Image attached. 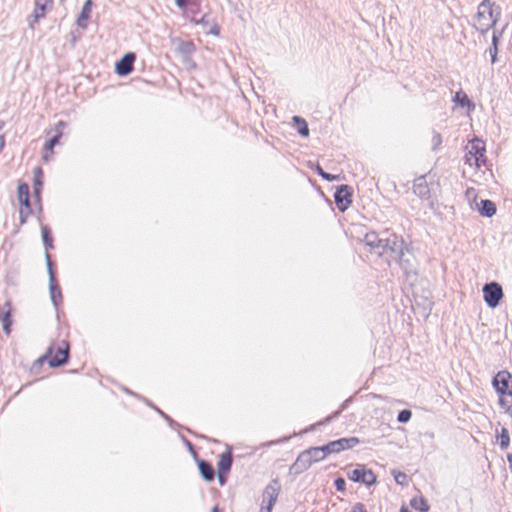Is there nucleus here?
I'll return each mask as SVG.
<instances>
[{"label":"nucleus","instance_id":"nucleus-1","mask_svg":"<svg viewBox=\"0 0 512 512\" xmlns=\"http://www.w3.org/2000/svg\"><path fill=\"white\" fill-rule=\"evenodd\" d=\"M501 15L500 6L496 5L490 0H483L477 11V19L479 30L481 33L487 32L490 28L494 27Z\"/></svg>","mask_w":512,"mask_h":512},{"label":"nucleus","instance_id":"nucleus-2","mask_svg":"<svg viewBox=\"0 0 512 512\" xmlns=\"http://www.w3.org/2000/svg\"><path fill=\"white\" fill-rule=\"evenodd\" d=\"M465 150V164L476 168H480L486 164V145L483 140L479 138L470 140Z\"/></svg>","mask_w":512,"mask_h":512},{"label":"nucleus","instance_id":"nucleus-3","mask_svg":"<svg viewBox=\"0 0 512 512\" xmlns=\"http://www.w3.org/2000/svg\"><path fill=\"white\" fill-rule=\"evenodd\" d=\"M69 343L62 340L59 345L54 348L50 346L46 353L39 358V362L47 361L50 367L56 368L65 365L69 360Z\"/></svg>","mask_w":512,"mask_h":512},{"label":"nucleus","instance_id":"nucleus-4","mask_svg":"<svg viewBox=\"0 0 512 512\" xmlns=\"http://www.w3.org/2000/svg\"><path fill=\"white\" fill-rule=\"evenodd\" d=\"M405 247L406 245L401 237L396 234H390L387 238H384L378 254L389 255L391 260H393Z\"/></svg>","mask_w":512,"mask_h":512},{"label":"nucleus","instance_id":"nucleus-5","mask_svg":"<svg viewBox=\"0 0 512 512\" xmlns=\"http://www.w3.org/2000/svg\"><path fill=\"white\" fill-rule=\"evenodd\" d=\"M17 192L18 200L21 205L19 210V222L20 225H24L33 212L29 196V186L26 183H20Z\"/></svg>","mask_w":512,"mask_h":512},{"label":"nucleus","instance_id":"nucleus-6","mask_svg":"<svg viewBox=\"0 0 512 512\" xmlns=\"http://www.w3.org/2000/svg\"><path fill=\"white\" fill-rule=\"evenodd\" d=\"M281 485L277 479L272 480L262 494V506L260 512H271L280 493Z\"/></svg>","mask_w":512,"mask_h":512},{"label":"nucleus","instance_id":"nucleus-7","mask_svg":"<svg viewBox=\"0 0 512 512\" xmlns=\"http://www.w3.org/2000/svg\"><path fill=\"white\" fill-rule=\"evenodd\" d=\"M482 291L484 301L489 308H496L503 298L502 286L497 282L486 283Z\"/></svg>","mask_w":512,"mask_h":512},{"label":"nucleus","instance_id":"nucleus-8","mask_svg":"<svg viewBox=\"0 0 512 512\" xmlns=\"http://www.w3.org/2000/svg\"><path fill=\"white\" fill-rule=\"evenodd\" d=\"M347 477L353 482L362 483L368 487L374 485L377 481L373 471L367 469L365 465L362 464H358L355 469L348 472Z\"/></svg>","mask_w":512,"mask_h":512},{"label":"nucleus","instance_id":"nucleus-9","mask_svg":"<svg viewBox=\"0 0 512 512\" xmlns=\"http://www.w3.org/2000/svg\"><path fill=\"white\" fill-rule=\"evenodd\" d=\"M360 443L357 437L340 438L338 440L330 441L326 445H323L324 452L326 455L337 454L341 451L351 449Z\"/></svg>","mask_w":512,"mask_h":512},{"label":"nucleus","instance_id":"nucleus-10","mask_svg":"<svg viewBox=\"0 0 512 512\" xmlns=\"http://www.w3.org/2000/svg\"><path fill=\"white\" fill-rule=\"evenodd\" d=\"M393 261L399 264L407 277L410 275H416V260L413 253L407 246L401 251V253L397 254Z\"/></svg>","mask_w":512,"mask_h":512},{"label":"nucleus","instance_id":"nucleus-11","mask_svg":"<svg viewBox=\"0 0 512 512\" xmlns=\"http://www.w3.org/2000/svg\"><path fill=\"white\" fill-rule=\"evenodd\" d=\"M493 387L499 395H510L512 393V376L506 371H499L493 378Z\"/></svg>","mask_w":512,"mask_h":512},{"label":"nucleus","instance_id":"nucleus-12","mask_svg":"<svg viewBox=\"0 0 512 512\" xmlns=\"http://www.w3.org/2000/svg\"><path fill=\"white\" fill-rule=\"evenodd\" d=\"M53 4V0H35V7L27 18L29 27L34 29L35 24L39 22L40 19L44 18L46 15V11L48 8H51Z\"/></svg>","mask_w":512,"mask_h":512},{"label":"nucleus","instance_id":"nucleus-13","mask_svg":"<svg viewBox=\"0 0 512 512\" xmlns=\"http://www.w3.org/2000/svg\"><path fill=\"white\" fill-rule=\"evenodd\" d=\"M352 188L348 185H340L334 193V200L341 212H344L352 203Z\"/></svg>","mask_w":512,"mask_h":512},{"label":"nucleus","instance_id":"nucleus-14","mask_svg":"<svg viewBox=\"0 0 512 512\" xmlns=\"http://www.w3.org/2000/svg\"><path fill=\"white\" fill-rule=\"evenodd\" d=\"M136 55L133 52L126 53L119 61L115 64V72L119 76H127L134 69V61Z\"/></svg>","mask_w":512,"mask_h":512},{"label":"nucleus","instance_id":"nucleus-15","mask_svg":"<svg viewBox=\"0 0 512 512\" xmlns=\"http://www.w3.org/2000/svg\"><path fill=\"white\" fill-rule=\"evenodd\" d=\"M313 464L311 457L305 450L302 451L296 461L291 465L290 471L294 474H301L311 467Z\"/></svg>","mask_w":512,"mask_h":512},{"label":"nucleus","instance_id":"nucleus-16","mask_svg":"<svg viewBox=\"0 0 512 512\" xmlns=\"http://www.w3.org/2000/svg\"><path fill=\"white\" fill-rule=\"evenodd\" d=\"M413 192L422 200H429L431 197L430 188L426 181V176L417 177L413 182Z\"/></svg>","mask_w":512,"mask_h":512},{"label":"nucleus","instance_id":"nucleus-17","mask_svg":"<svg viewBox=\"0 0 512 512\" xmlns=\"http://www.w3.org/2000/svg\"><path fill=\"white\" fill-rule=\"evenodd\" d=\"M191 22L206 28L208 34L219 35L220 30L217 23L208 14H204L200 19L192 18Z\"/></svg>","mask_w":512,"mask_h":512},{"label":"nucleus","instance_id":"nucleus-18","mask_svg":"<svg viewBox=\"0 0 512 512\" xmlns=\"http://www.w3.org/2000/svg\"><path fill=\"white\" fill-rule=\"evenodd\" d=\"M0 320L2 321L4 333L9 335L12 326L11 304L9 301H6L4 306L0 307Z\"/></svg>","mask_w":512,"mask_h":512},{"label":"nucleus","instance_id":"nucleus-19","mask_svg":"<svg viewBox=\"0 0 512 512\" xmlns=\"http://www.w3.org/2000/svg\"><path fill=\"white\" fill-rule=\"evenodd\" d=\"M233 463V457L231 449L226 452L220 454L218 462H217V471H221L222 473H229Z\"/></svg>","mask_w":512,"mask_h":512},{"label":"nucleus","instance_id":"nucleus-20","mask_svg":"<svg viewBox=\"0 0 512 512\" xmlns=\"http://www.w3.org/2000/svg\"><path fill=\"white\" fill-rule=\"evenodd\" d=\"M198 469L201 477L208 482H211L215 478V471L213 466L206 460L198 461Z\"/></svg>","mask_w":512,"mask_h":512},{"label":"nucleus","instance_id":"nucleus-21","mask_svg":"<svg viewBox=\"0 0 512 512\" xmlns=\"http://www.w3.org/2000/svg\"><path fill=\"white\" fill-rule=\"evenodd\" d=\"M92 4V0H86L77 18V25L82 29H86L88 26L87 21L90 17Z\"/></svg>","mask_w":512,"mask_h":512},{"label":"nucleus","instance_id":"nucleus-22","mask_svg":"<svg viewBox=\"0 0 512 512\" xmlns=\"http://www.w3.org/2000/svg\"><path fill=\"white\" fill-rule=\"evenodd\" d=\"M478 211L481 216L490 218L496 214V205L493 201L485 199L481 200Z\"/></svg>","mask_w":512,"mask_h":512},{"label":"nucleus","instance_id":"nucleus-23","mask_svg":"<svg viewBox=\"0 0 512 512\" xmlns=\"http://www.w3.org/2000/svg\"><path fill=\"white\" fill-rule=\"evenodd\" d=\"M384 238H380L376 232H368L365 234L364 241L366 245L379 251L380 246L383 244Z\"/></svg>","mask_w":512,"mask_h":512},{"label":"nucleus","instance_id":"nucleus-24","mask_svg":"<svg viewBox=\"0 0 512 512\" xmlns=\"http://www.w3.org/2000/svg\"><path fill=\"white\" fill-rule=\"evenodd\" d=\"M49 290L52 303L57 308L62 301L61 289L57 281L49 282Z\"/></svg>","mask_w":512,"mask_h":512},{"label":"nucleus","instance_id":"nucleus-25","mask_svg":"<svg viewBox=\"0 0 512 512\" xmlns=\"http://www.w3.org/2000/svg\"><path fill=\"white\" fill-rule=\"evenodd\" d=\"M305 451L308 452V455L311 457L313 463L319 462L327 457L326 453L324 452L323 446L311 447L309 449H306Z\"/></svg>","mask_w":512,"mask_h":512},{"label":"nucleus","instance_id":"nucleus-26","mask_svg":"<svg viewBox=\"0 0 512 512\" xmlns=\"http://www.w3.org/2000/svg\"><path fill=\"white\" fill-rule=\"evenodd\" d=\"M497 441L502 450H506L510 445V436L507 428L502 427L499 434H497Z\"/></svg>","mask_w":512,"mask_h":512},{"label":"nucleus","instance_id":"nucleus-27","mask_svg":"<svg viewBox=\"0 0 512 512\" xmlns=\"http://www.w3.org/2000/svg\"><path fill=\"white\" fill-rule=\"evenodd\" d=\"M177 51L187 57L195 51V45L191 41H180L177 47Z\"/></svg>","mask_w":512,"mask_h":512},{"label":"nucleus","instance_id":"nucleus-28","mask_svg":"<svg viewBox=\"0 0 512 512\" xmlns=\"http://www.w3.org/2000/svg\"><path fill=\"white\" fill-rule=\"evenodd\" d=\"M293 122L296 125L298 133L301 136L307 137L309 135L308 124H307V122L303 118H301L299 116H294L293 117Z\"/></svg>","mask_w":512,"mask_h":512},{"label":"nucleus","instance_id":"nucleus-29","mask_svg":"<svg viewBox=\"0 0 512 512\" xmlns=\"http://www.w3.org/2000/svg\"><path fill=\"white\" fill-rule=\"evenodd\" d=\"M41 232H42V239H43L45 248L52 249L53 248V238L51 236V232H50V229L48 228V226H46V225L42 226Z\"/></svg>","mask_w":512,"mask_h":512},{"label":"nucleus","instance_id":"nucleus-30","mask_svg":"<svg viewBox=\"0 0 512 512\" xmlns=\"http://www.w3.org/2000/svg\"><path fill=\"white\" fill-rule=\"evenodd\" d=\"M411 506L420 511V512H428L429 511V505L427 504V501L424 498H414L410 502Z\"/></svg>","mask_w":512,"mask_h":512},{"label":"nucleus","instance_id":"nucleus-31","mask_svg":"<svg viewBox=\"0 0 512 512\" xmlns=\"http://www.w3.org/2000/svg\"><path fill=\"white\" fill-rule=\"evenodd\" d=\"M42 177H43L42 169L40 167L36 168L34 179H33V190H35V189L42 190V187H43Z\"/></svg>","mask_w":512,"mask_h":512},{"label":"nucleus","instance_id":"nucleus-32","mask_svg":"<svg viewBox=\"0 0 512 512\" xmlns=\"http://www.w3.org/2000/svg\"><path fill=\"white\" fill-rule=\"evenodd\" d=\"M315 170H316L317 174L320 177H322V179H324L326 181L332 182V181H335V180L339 179L338 175H333V174L325 172L319 164L316 165V169Z\"/></svg>","mask_w":512,"mask_h":512},{"label":"nucleus","instance_id":"nucleus-33","mask_svg":"<svg viewBox=\"0 0 512 512\" xmlns=\"http://www.w3.org/2000/svg\"><path fill=\"white\" fill-rule=\"evenodd\" d=\"M45 258H46L47 271H48V275H49V282H55L57 280H56L55 273L53 270V263L51 260V256L48 252L45 253Z\"/></svg>","mask_w":512,"mask_h":512},{"label":"nucleus","instance_id":"nucleus-34","mask_svg":"<svg viewBox=\"0 0 512 512\" xmlns=\"http://www.w3.org/2000/svg\"><path fill=\"white\" fill-rule=\"evenodd\" d=\"M499 405L502 408L509 409L512 405V393L510 395H499Z\"/></svg>","mask_w":512,"mask_h":512},{"label":"nucleus","instance_id":"nucleus-35","mask_svg":"<svg viewBox=\"0 0 512 512\" xmlns=\"http://www.w3.org/2000/svg\"><path fill=\"white\" fill-rule=\"evenodd\" d=\"M411 416H412V412L410 410H407V409L401 410L398 413L397 421L399 423H406L411 419Z\"/></svg>","mask_w":512,"mask_h":512},{"label":"nucleus","instance_id":"nucleus-36","mask_svg":"<svg viewBox=\"0 0 512 512\" xmlns=\"http://www.w3.org/2000/svg\"><path fill=\"white\" fill-rule=\"evenodd\" d=\"M431 142H432V150L436 151L442 144L441 134L436 131H433V136H432Z\"/></svg>","mask_w":512,"mask_h":512},{"label":"nucleus","instance_id":"nucleus-37","mask_svg":"<svg viewBox=\"0 0 512 512\" xmlns=\"http://www.w3.org/2000/svg\"><path fill=\"white\" fill-rule=\"evenodd\" d=\"M60 135H54L50 140L45 144V150L53 152L54 147L59 144Z\"/></svg>","mask_w":512,"mask_h":512},{"label":"nucleus","instance_id":"nucleus-38","mask_svg":"<svg viewBox=\"0 0 512 512\" xmlns=\"http://www.w3.org/2000/svg\"><path fill=\"white\" fill-rule=\"evenodd\" d=\"M335 489L339 492H344L346 490V481L342 477H338L334 481Z\"/></svg>","mask_w":512,"mask_h":512},{"label":"nucleus","instance_id":"nucleus-39","mask_svg":"<svg viewBox=\"0 0 512 512\" xmlns=\"http://www.w3.org/2000/svg\"><path fill=\"white\" fill-rule=\"evenodd\" d=\"M351 401V398L347 399L344 401V403L342 404L341 406V409L334 412L331 416H328L326 419H325V422H329L332 418H336L340 415V413L346 409V407L348 406V403Z\"/></svg>","mask_w":512,"mask_h":512},{"label":"nucleus","instance_id":"nucleus-40","mask_svg":"<svg viewBox=\"0 0 512 512\" xmlns=\"http://www.w3.org/2000/svg\"><path fill=\"white\" fill-rule=\"evenodd\" d=\"M67 126V123L63 120H60L57 122V124L55 125V132L56 134L55 135H60V138L62 137V134H63V129L66 128Z\"/></svg>","mask_w":512,"mask_h":512},{"label":"nucleus","instance_id":"nucleus-41","mask_svg":"<svg viewBox=\"0 0 512 512\" xmlns=\"http://www.w3.org/2000/svg\"><path fill=\"white\" fill-rule=\"evenodd\" d=\"M455 101L460 103L461 106H465L470 102L466 94L460 95L459 93L456 94Z\"/></svg>","mask_w":512,"mask_h":512},{"label":"nucleus","instance_id":"nucleus-42","mask_svg":"<svg viewBox=\"0 0 512 512\" xmlns=\"http://www.w3.org/2000/svg\"><path fill=\"white\" fill-rule=\"evenodd\" d=\"M148 405L153 407L168 423L170 426L173 425L174 421L171 419L167 414H165L163 411H161L159 408L152 405L149 401H147Z\"/></svg>","mask_w":512,"mask_h":512},{"label":"nucleus","instance_id":"nucleus-43","mask_svg":"<svg viewBox=\"0 0 512 512\" xmlns=\"http://www.w3.org/2000/svg\"><path fill=\"white\" fill-rule=\"evenodd\" d=\"M175 4L180 8L184 9L188 5H195V0H175Z\"/></svg>","mask_w":512,"mask_h":512},{"label":"nucleus","instance_id":"nucleus-44","mask_svg":"<svg viewBox=\"0 0 512 512\" xmlns=\"http://www.w3.org/2000/svg\"><path fill=\"white\" fill-rule=\"evenodd\" d=\"M41 191L42 190H40V189H35L34 190L35 201H36V203L38 205V210H39L40 213L42 212Z\"/></svg>","mask_w":512,"mask_h":512},{"label":"nucleus","instance_id":"nucleus-45","mask_svg":"<svg viewBox=\"0 0 512 512\" xmlns=\"http://www.w3.org/2000/svg\"><path fill=\"white\" fill-rule=\"evenodd\" d=\"M394 478L398 484L403 485L407 479V475L404 472L399 471L397 474L394 475Z\"/></svg>","mask_w":512,"mask_h":512},{"label":"nucleus","instance_id":"nucleus-46","mask_svg":"<svg viewBox=\"0 0 512 512\" xmlns=\"http://www.w3.org/2000/svg\"><path fill=\"white\" fill-rule=\"evenodd\" d=\"M488 52H489V54H490L492 64L496 63V61H497L498 47H492V46H491V47L489 48Z\"/></svg>","mask_w":512,"mask_h":512},{"label":"nucleus","instance_id":"nucleus-47","mask_svg":"<svg viewBox=\"0 0 512 512\" xmlns=\"http://www.w3.org/2000/svg\"><path fill=\"white\" fill-rule=\"evenodd\" d=\"M350 512H367V510L363 503L358 502L353 505Z\"/></svg>","mask_w":512,"mask_h":512},{"label":"nucleus","instance_id":"nucleus-48","mask_svg":"<svg viewBox=\"0 0 512 512\" xmlns=\"http://www.w3.org/2000/svg\"><path fill=\"white\" fill-rule=\"evenodd\" d=\"M501 35H502V32H499V33L496 31L493 32L492 44H491L492 47H498V43H499V39H500Z\"/></svg>","mask_w":512,"mask_h":512},{"label":"nucleus","instance_id":"nucleus-49","mask_svg":"<svg viewBox=\"0 0 512 512\" xmlns=\"http://www.w3.org/2000/svg\"><path fill=\"white\" fill-rule=\"evenodd\" d=\"M227 474L228 473H222L221 471H217L218 482L221 486L225 485V483L227 482Z\"/></svg>","mask_w":512,"mask_h":512},{"label":"nucleus","instance_id":"nucleus-50","mask_svg":"<svg viewBox=\"0 0 512 512\" xmlns=\"http://www.w3.org/2000/svg\"><path fill=\"white\" fill-rule=\"evenodd\" d=\"M183 442L191 452H194V445L188 439L183 437Z\"/></svg>","mask_w":512,"mask_h":512},{"label":"nucleus","instance_id":"nucleus-51","mask_svg":"<svg viewBox=\"0 0 512 512\" xmlns=\"http://www.w3.org/2000/svg\"><path fill=\"white\" fill-rule=\"evenodd\" d=\"M4 147H5V136L0 135V152L3 150Z\"/></svg>","mask_w":512,"mask_h":512},{"label":"nucleus","instance_id":"nucleus-52","mask_svg":"<svg viewBox=\"0 0 512 512\" xmlns=\"http://www.w3.org/2000/svg\"><path fill=\"white\" fill-rule=\"evenodd\" d=\"M507 460H508V463H509L510 471L512 472V453H509L507 455Z\"/></svg>","mask_w":512,"mask_h":512},{"label":"nucleus","instance_id":"nucleus-53","mask_svg":"<svg viewBox=\"0 0 512 512\" xmlns=\"http://www.w3.org/2000/svg\"><path fill=\"white\" fill-rule=\"evenodd\" d=\"M199 5L195 2V5H191V12L196 13L198 11Z\"/></svg>","mask_w":512,"mask_h":512},{"label":"nucleus","instance_id":"nucleus-54","mask_svg":"<svg viewBox=\"0 0 512 512\" xmlns=\"http://www.w3.org/2000/svg\"><path fill=\"white\" fill-rule=\"evenodd\" d=\"M4 126H5V122L0 119V130H2Z\"/></svg>","mask_w":512,"mask_h":512},{"label":"nucleus","instance_id":"nucleus-55","mask_svg":"<svg viewBox=\"0 0 512 512\" xmlns=\"http://www.w3.org/2000/svg\"><path fill=\"white\" fill-rule=\"evenodd\" d=\"M211 512H220L218 506H214Z\"/></svg>","mask_w":512,"mask_h":512},{"label":"nucleus","instance_id":"nucleus-56","mask_svg":"<svg viewBox=\"0 0 512 512\" xmlns=\"http://www.w3.org/2000/svg\"><path fill=\"white\" fill-rule=\"evenodd\" d=\"M126 393L133 394L129 389H125Z\"/></svg>","mask_w":512,"mask_h":512}]
</instances>
